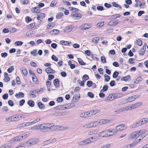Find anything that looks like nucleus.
Returning a JSON list of instances; mask_svg holds the SVG:
<instances>
[{
	"instance_id": "a19ab883",
	"label": "nucleus",
	"mask_w": 148,
	"mask_h": 148,
	"mask_svg": "<svg viewBox=\"0 0 148 148\" xmlns=\"http://www.w3.org/2000/svg\"><path fill=\"white\" fill-rule=\"evenodd\" d=\"M63 15V14L62 12L58 13L56 16L57 18L59 19Z\"/></svg>"
},
{
	"instance_id": "8fccbe9b",
	"label": "nucleus",
	"mask_w": 148,
	"mask_h": 148,
	"mask_svg": "<svg viewBox=\"0 0 148 148\" xmlns=\"http://www.w3.org/2000/svg\"><path fill=\"white\" fill-rule=\"evenodd\" d=\"M63 107L62 106L59 105L55 107L54 108V109L56 110H62Z\"/></svg>"
},
{
	"instance_id": "4468645a",
	"label": "nucleus",
	"mask_w": 148,
	"mask_h": 148,
	"mask_svg": "<svg viewBox=\"0 0 148 148\" xmlns=\"http://www.w3.org/2000/svg\"><path fill=\"white\" fill-rule=\"evenodd\" d=\"M115 99L113 98L112 94H110L105 99V101H109L113 100Z\"/></svg>"
},
{
	"instance_id": "ddd939ff",
	"label": "nucleus",
	"mask_w": 148,
	"mask_h": 148,
	"mask_svg": "<svg viewBox=\"0 0 148 148\" xmlns=\"http://www.w3.org/2000/svg\"><path fill=\"white\" fill-rule=\"evenodd\" d=\"M37 19L38 20H40V18H43L45 17V14L44 13L39 12L37 14Z\"/></svg>"
},
{
	"instance_id": "c03bdc74",
	"label": "nucleus",
	"mask_w": 148,
	"mask_h": 148,
	"mask_svg": "<svg viewBox=\"0 0 148 148\" xmlns=\"http://www.w3.org/2000/svg\"><path fill=\"white\" fill-rule=\"evenodd\" d=\"M35 126V129L37 130V129H42V124H41L40 125H36Z\"/></svg>"
},
{
	"instance_id": "cd10ccee",
	"label": "nucleus",
	"mask_w": 148,
	"mask_h": 148,
	"mask_svg": "<svg viewBox=\"0 0 148 148\" xmlns=\"http://www.w3.org/2000/svg\"><path fill=\"white\" fill-rule=\"evenodd\" d=\"M139 121L140 122V125H143L147 123L145 118L141 119Z\"/></svg>"
},
{
	"instance_id": "bb28decb",
	"label": "nucleus",
	"mask_w": 148,
	"mask_h": 148,
	"mask_svg": "<svg viewBox=\"0 0 148 148\" xmlns=\"http://www.w3.org/2000/svg\"><path fill=\"white\" fill-rule=\"evenodd\" d=\"M120 22L119 21L117 20V22L116 23L114 24V21H111L109 22V23H108V25H109L111 26H113L115 25H116L117 24L119 23V22Z\"/></svg>"
},
{
	"instance_id": "bf43d9fd",
	"label": "nucleus",
	"mask_w": 148,
	"mask_h": 148,
	"mask_svg": "<svg viewBox=\"0 0 148 148\" xmlns=\"http://www.w3.org/2000/svg\"><path fill=\"white\" fill-rule=\"evenodd\" d=\"M101 60L102 62L105 63L106 62V58L104 56H102L101 58Z\"/></svg>"
},
{
	"instance_id": "13d9d810",
	"label": "nucleus",
	"mask_w": 148,
	"mask_h": 148,
	"mask_svg": "<svg viewBox=\"0 0 148 148\" xmlns=\"http://www.w3.org/2000/svg\"><path fill=\"white\" fill-rule=\"evenodd\" d=\"M51 58L52 60H54L55 61L57 62L58 61V58L54 55L52 56Z\"/></svg>"
},
{
	"instance_id": "de8ad7c7",
	"label": "nucleus",
	"mask_w": 148,
	"mask_h": 148,
	"mask_svg": "<svg viewBox=\"0 0 148 148\" xmlns=\"http://www.w3.org/2000/svg\"><path fill=\"white\" fill-rule=\"evenodd\" d=\"M88 78L89 77L88 75H87L85 74L83 76V80H84V82H85L86 81V80L88 79Z\"/></svg>"
},
{
	"instance_id": "aec40b11",
	"label": "nucleus",
	"mask_w": 148,
	"mask_h": 148,
	"mask_svg": "<svg viewBox=\"0 0 148 148\" xmlns=\"http://www.w3.org/2000/svg\"><path fill=\"white\" fill-rule=\"evenodd\" d=\"M59 32V31L57 29H54L51 31L50 32V34L51 35H56Z\"/></svg>"
},
{
	"instance_id": "4d7b16f0",
	"label": "nucleus",
	"mask_w": 148,
	"mask_h": 148,
	"mask_svg": "<svg viewBox=\"0 0 148 148\" xmlns=\"http://www.w3.org/2000/svg\"><path fill=\"white\" fill-rule=\"evenodd\" d=\"M23 44V42L21 41H16L15 42V44L17 46H21Z\"/></svg>"
},
{
	"instance_id": "4c0bfd02",
	"label": "nucleus",
	"mask_w": 148,
	"mask_h": 148,
	"mask_svg": "<svg viewBox=\"0 0 148 148\" xmlns=\"http://www.w3.org/2000/svg\"><path fill=\"white\" fill-rule=\"evenodd\" d=\"M43 90V88H41L40 89H36L34 90V91L37 94H39L40 93V92H42Z\"/></svg>"
},
{
	"instance_id": "3c124183",
	"label": "nucleus",
	"mask_w": 148,
	"mask_h": 148,
	"mask_svg": "<svg viewBox=\"0 0 148 148\" xmlns=\"http://www.w3.org/2000/svg\"><path fill=\"white\" fill-rule=\"evenodd\" d=\"M37 50L36 49H34L31 52V53L32 55H33L34 56H36L38 54L37 52H36Z\"/></svg>"
},
{
	"instance_id": "f8f14e48",
	"label": "nucleus",
	"mask_w": 148,
	"mask_h": 148,
	"mask_svg": "<svg viewBox=\"0 0 148 148\" xmlns=\"http://www.w3.org/2000/svg\"><path fill=\"white\" fill-rule=\"evenodd\" d=\"M108 136H110L115 134L116 133V131L113 129L112 130H108Z\"/></svg>"
},
{
	"instance_id": "79ce46f5",
	"label": "nucleus",
	"mask_w": 148,
	"mask_h": 148,
	"mask_svg": "<svg viewBox=\"0 0 148 148\" xmlns=\"http://www.w3.org/2000/svg\"><path fill=\"white\" fill-rule=\"evenodd\" d=\"M119 73L117 71H115L113 73L112 77L113 78H116L118 77Z\"/></svg>"
},
{
	"instance_id": "5701e85b",
	"label": "nucleus",
	"mask_w": 148,
	"mask_h": 148,
	"mask_svg": "<svg viewBox=\"0 0 148 148\" xmlns=\"http://www.w3.org/2000/svg\"><path fill=\"white\" fill-rule=\"evenodd\" d=\"M143 79V78L141 77H139L136 78L134 82V83L136 84H138Z\"/></svg>"
},
{
	"instance_id": "1a4fd4ad",
	"label": "nucleus",
	"mask_w": 148,
	"mask_h": 148,
	"mask_svg": "<svg viewBox=\"0 0 148 148\" xmlns=\"http://www.w3.org/2000/svg\"><path fill=\"white\" fill-rule=\"evenodd\" d=\"M142 105V102H139L136 103L135 104L131 105L132 107L131 108L132 109H134V108H136Z\"/></svg>"
},
{
	"instance_id": "9d476101",
	"label": "nucleus",
	"mask_w": 148,
	"mask_h": 148,
	"mask_svg": "<svg viewBox=\"0 0 148 148\" xmlns=\"http://www.w3.org/2000/svg\"><path fill=\"white\" fill-rule=\"evenodd\" d=\"M56 141V139L55 138H53V139H50L43 142V143L45 145H47L50 144L51 143L54 142Z\"/></svg>"
},
{
	"instance_id": "2f4dec72",
	"label": "nucleus",
	"mask_w": 148,
	"mask_h": 148,
	"mask_svg": "<svg viewBox=\"0 0 148 148\" xmlns=\"http://www.w3.org/2000/svg\"><path fill=\"white\" fill-rule=\"evenodd\" d=\"M56 128L58 129V130H63L64 129H66L68 128V127H64L60 126V125H58L56 126Z\"/></svg>"
},
{
	"instance_id": "a878e982",
	"label": "nucleus",
	"mask_w": 148,
	"mask_h": 148,
	"mask_svg": "<svg viewBox=\"0 0 148 148\" xmlns=\"http://www.w3.org/2000/svg\"><path fill=\"white\" fill-rule=\"evenodd\" d=\"M98 133V131L97 130H92L89 132L88 134L90 135L96 134Z\"/></svg>"
},
{
	"instance_id": "473e14b6",
	"label": "nucleus",
	"mask_w": 148,
	"mask_h": 148,
	"mask_svg": "<svg viewBox=\"0 0 148 148\" xmlns=\"http://www.w3.org/2000/svg\"><path fill=\"white\" fill-rule=\"evenodd\" d=\"M31 107H33L34 105V101L30 100L28 101L27 103Z\"/></svg>"
},
{
	"instance_id": "0e129e2a",
	"label": "nucleus",
	"mask_w": 148,
	"mask_h": 148,
	"mask_svg": "<svg viewBox=\"0 0 148 148\" xmlns=\"http://www.w3.org/2000/svg\"><path fill=\"white\" fill-rule=\"evenodd\" d=\"M8 97V94L7 93H5L2 96L3 98L5 100L7 99Z\"/></svg>"
},
{
	"instance_id": "6ab92c4d",
	"label": "nucleus",
	"mask_w": 148,
	"mask_h": 148,
	"mask_svg": "<svg viewBox=\"0 0 148 148\" xmlns=\"http://www.w3.org/2000/svg\"><path fill=\"white\" fill-rule=\"evenodd\" d=\"M141 140V139H136L133 142L132 144H131L132 147L135 146L137 143H139Z\"/></svg>"
},
{
	"instance_id": "338daca9",
	"label": "nucleus",
	"mask_w": 148,
	"mask_h": 148,
	"mask_svg": "<svg viewBox=\"0 0 148 148\" xmlns=\"http://www.w3.org/2000/svg\"><path fill=\"white\" fill-rule=\"evenodd\" d=\"M8 103L9 105L11 106H12L14 105L13 101L11 100H9L8 101Z\"/></svg>"
},
{
	"instance_id": "7c9ffc66",
	"label": "nucleus",
	"mask_w": 148,
	"mask_h": 148,
	"mask_svg": "<svg viewBox=\"0 0 148 148\" xmlns=\"http://www.w3.org/2000/svg\"><path fill=\"white\" fill-rule=\"evenodd\" d=\"M121 16V15L119 14H114L111 16V19H115L118 17H119Z\"/></svg>"
},
{
	"instance_id": "e2e57ef3",
	"label": "nucleus",
	"mask_w": 148,
	"mask_h": 148,
	"mask_svg": "<svg viewBox=\"0 0 148 148\" xmlns=\"http://www.w3.org/2000/svg\"><path fill=\"white\" fill-rule=\"evenodd\" d=\"M16 81L17 83V84H21V81L20 80V79L19 77H17L16 78Z\"/></svg>"
},
{
	"instance_id": "20e7f679",
	"label": "nucleus",
	"mask_w": 148,
	"mask_h": 148,
	"mask_svg": "<svg viewBox=\"0 0 148 148\" xmlns=\"http://www.w3.org/2000/svg\"><path fill=\"white\" fill-rule=\"evenodd\" d=\"M38 142L37 139H32L29 140L27 143V144L28 146H31L36 144Z\"/></svg>"
},
{
	"instance_id": "774afa93",
	"label": "nucleus",
	"mask_w": 148,
	"mask_h": 148,
	"mask_svg": "<svg viewBox=\"0 0 148 148\" xmlns=\"http://www.w3.org/2000/svg\"><path fill=\"white\" fill-rule=\"evenodd\" d=\"M131 144H128L124 146L123 148H131L132 147Z\"/></svg>"
},
{
	"instance_id": "09e8293b",
	"label": "nucleus",
	"mask_w": 148,
	"mask_h": 148,
	"mask_svg": "<svg viewBox=\"0 0 148 148\" xmlns=\"http://www.w3.org/2000/svg\"><path fill=\"white\" fill-rule=\"evenodd\" d=\"M14 70V67L13 66H11L10 68H9L7 70V71L9 73H10L12 72V71Z\"/></svg>"
},
{
	"instance_id": "c85d7f7f",
	"label": "nucleus",
	"mask_w": 148,
	"mask_h": 148,
	"mask_svg": "<svg viewBox=\"0 0 148 148\" xmlns=\"http://www.w3.org/2000/svg\"><path fill=\"white\" fill-rule=\"evenodd\" d=\"M13 121H17L20 119L18 116H12Z\"/></svg>"
},
{
	"instance_id": "603ef678",
	"label": "nucleus",
	"mask_w": 148,
	"mask_h": 148,
	"mask_svg": "<svg viewBox=\"0 0 148 148\" xmlns=\"http://www.w3.org/2000/svg\"><path fill=\"white\" fill-rule=\"evenodd\" d=\"M93 111H94V110H92L91 111H87V112L88 113V116L89 117L91 116H92L95 114H93L94 113L93 112L92 113V112H93Z\"/></svg>"
},
{
	"instance_id": "0eeeda50",
	"label": "nucleus",
	"mask_w": 148,
	"mask_h": 148,
	"mask_svg": "<svg viewBox=\"0 0 148 148\" xmlns=\"http://www.w3.org/2000/svg\"><path fill=\"white\" fill-rule=\"evenodd\" d=\"M74 27L72 25H70L65 27L63 30L66 33H68L70 32L73 29Z\"/></svg>"
},
{
	"instance_id": "2eb2a0df",
	"label": "nucleus",
	"mask_w": 148,
	"mask_h": 148,
	"mask_svg": "<svg viewBox=\"0 0 148 148\" xmlns=\"http://www.w3.org/2000/svg\"><path fill=\"white\" fill-rule=\"evenodd\" d=\"M113 98L114 99H117L123 96V95L122 94L116 93L113 94Z\"/></svg>"
},
{
	"instance_id": "37998d69",
	"label": "nucleus",
	"mask_w": 148,
	"mask_h": 148,
	"mask_svg": "<svg viewBox=\"0 0 148 148\" xmlns=\"http://www.w3.org/2000/svg\"><path fill=\"white\" fill-rule=\"evenodd\" d=\"M99 37H96L93 38L92 39V42L95 43H97L99 40Z\"/></svg>"
},
{
	"instance_id": "a211bd4d",
	"label": "nucleus",
	"mask_w": 148,
	"mask_h": 148,
	"mask_svg": "<svg viewBox=\"0 0 148 148\" xmlns=\"http://www.w3.org/2000/svg\"><path fill=\"white\" fill-rule=\"evenodd\" d=\"M140 131H141V132H140V138L141 139V140L146 136L147 135V134H146L143 130H140Z\"/></svg>"
},
{
	"instance_id": "e433bc0d",
	"label": "nucleus",
	"mask_w": 148,
	"mask_h": 148,
	"mask_svg": "<svg viewBox=\"0 0 148 148\" xmlns=\"http://www.w3.org/2000/svg\"><path fill=\"white\" fill-rule=\"evenodd\" d=\"M38 105L39 108L43 109L45 108V106L43 103L41 102H39L38 103Z\"/></svg>"
},
{
	"instance_id": "864d4df0",
	"label": "nucleus",
	"mask_w": 148,
	"mask_h": 148,
	"mask_svg": "<svg viewBox=\"0 0 148 148\" xmlns=\"http://www.w3.org/2000/svg\"><path fill=\"white\" fill-rule=\"evenodd\" d=\"M40 120V118H38L31 121L32 125H33L39 121Z\"/></svg>"
},
{
	"instance_id": "b1692460",
	"label": "nucleus",
	"mask_w": 148,
	"mask_h": 148,
	"mask_svg": "<svg viewBox=\"0 0 148 148\" xmlns=\"http://www.w3.org/2000/svg\"><path fill=\"white\" fill-rule=\"evenodd\" d=\"M88 113L87 112H83L80 114V116L81 117L83 118L88 117L89 116H88Z\"/></svg>"
},
{
	"instance_id": "412c9836",
	"label": "nucleus",
	"mask_w": 148,
	"mask_h": 148,
	"mask_svg": "<svg viewBox=\"0 0 148 148\" xmlns=\"http://www.w3.org/2000/svg\"><path fill=\"white\" fill-rule=\"evenodd\" d=\"M54 85L56 88L58 87L59 85V80L58 79H56L53 81Z\"/></svg>"
},
{
	"instance_id": "49530a36",
	"label": "nucleus",
	"mask_w": 148,
	"mask_h": 148,
	"mask_svg": "<svg viewBox=\"0 0 148 148\" xmlns=\"http://www.w3.org/2000/svg\"><path fill=\"white\" fill-rule=\"evenodd\" d=\"M136 44L138 45L141 46L142 45V41L138 39L136 41Z\"/></svg>"
},
{
	"instance_id": "f3484780",
	"label": "nucleus",
	"mask_w": 148,
	"mask_h": 148,
	"mask_svg": "<svg viewBox=\"0 0 148 148\" xmlns=\"http://www.w3.org/2000/svg\"><path fill=\"white\" fill-rule=\"evenodd\" d=\"M90 27H90V26L87 24H85L82 25L80 27L81 29L82 30L87 29Z\"/></svg>"
},
{
	"instance_id": "5fc2aeb1",
	"label": "nucleus",
	"mask_w": 148,
	"mask_h": 148,
	"mask_svg": "<svg viewBox=\"0 0 148 148\" xmlns=\"http://www.w3.org/2000/svg\"><path fill=\"white\" fill-rule=\"evenodd\" d=\"M90 138H88L85 140L86 141L87 144L91 143L93 142V140H90Z\"/></svg>"
},
{
	"instance_id": "052dcab7",
	"label": "nucleus",
	"mask_w": 148,
	"mask_h": 148,
	"mask_svg": "<svg viewBox=\"0 0 148 148\" xmlns=\"http://www.w3.org/2000/svg\"><path fill=\"white\" fill-rule=\"evenodd\" d=\"M82 15L80 14H77L75 19H79L82 17Z\"/></svg>"
},
{
	"instance_id": "dca6fc26",
	"label": "nucleus",
	"mask_w": 148,
	"mask_h": 148,
	"mask_svg": "<svg viewBox=\"0 0 148 148\" xmlns=\"http://www.w3.org/2000/svg\"><path fill=\"white\" fill-rule=\"evenodd\" d=\"M140 126V122L139 121H137L136 122L133 123L130 126V128H135L136 127Z\"/></svg>"
},
{
	"instance_id": "58836bf2",
	"label": "nucleus",
	"mask_w": 148,
	"mask_h": 148,
	"mask_svg": "<svg viewBox=\"0 0 148 148\" xmlns=\"http://www.w3.org/2000/svg\"><path fill=\"white\" fill-rule=\"evenodd\" d=\"M32 79L33 82L35 84L36 83V82L38 81V79L37 78V77L36 76V75H35L34 76H32Z\"/></svg>"
},
{
	"instance_id": "f03ea898",
	"label": "nucleus",
	"mask_w": 148,
	"mask_h": 148,
	"mask_svg": "<svg viewBox=\"0 0 148 148\" xmlns=\"http://www.w3.org/2000/svg\"><path fill=\"white\" fill-rule=\"evenodd\" d=\"M42 130L48 129V131H53L55 130V125L53 123H47L42 124Z\"/></svg>"
},
{
	"instance_id": "c9c22d12",
	"label": "nucleus",
	"mask_w": 148,
	"mask_h": 148,
	"mask_svg": "<svg viewBox=\"0 0 148 148\" xmlns=\"http://www.w3.org/2000/svg\"><path fill=\"white\" fill-rule=\"evenodd\" d=\"M77 59L79 63L81 65H83L85 64L86 63L83 61L81 59L78 58Z\"/></svg>"
},
{
	"instance_id": "680f3d73",
	"label": "nucleus",
	"mask_w": 148,
	"mask_h": 148,
	"mask_svg": "<svg viewBox=\"0 0 148 148\" xmlns=\"http://www.w3.org/2000/svg\"><path fill=\"white\" fill-rule=\"evenodd\" d=\"M30 65L33 67H36L37 65L36 63L33 61H31L30 63Z\"/></svg>"
},
{
	"instance_id": "69168bd1",
	"label": "nucleus",
	"mask_w": 148,
	"mask_h": 148,
	"mask_svg": "<svg viewBox=\"0 0 148 148\" xmlns=\"http://www.w3.org/2000/svg\"><path fill=\"white\" fill-rule=\"evenodd\" d=\"M10 147V146L7 144H4L2 145L0 148H9Z\"/></svg>"
},
{
	"instance_id": "423d86ee",
	"label": "nucleus",
	"mask_w": 148,
	"mask_h": 148,
	"mask_svg": "<svg viewBox=\"0 0 148 148\" xmlns=\"http://www.w3.org/2000/svg\"><path fill=\"white\" fill-rule=\"evenodd\" d=\"M108 136V130L103 131L100 132L98 135V137H104Z\"/></svg>"
},
{
	"instance_id": "7ed1b4c3",
	"label": "nucleus",
	"mask_w": 148,
	"mask_h": 148,
	"mask_svg": "<svg viewBox=\"0 0 148 148\" xmlns=\"http://www.w3.org/2000/svg\"><path fill=\"white\" fill-rule=\"evenodd\" d=\"M27 134L25 133L20 136H16L13 138V142H15L19 141L21 140L24 139L27 136Z\"/></svg>"
},
{
	"instance_id": "ea45409f",
	"label": "nucleus",
	"mask_w": 148,
	"mask_h": 148,
	"mask_svg": "<svg viewBox=\"0 0 148 148\" xmlns=\"http://www.w3.org/2000/svg\"><path fill=\"white\" fill-rule=\"evenodd\" d=\"M87 144L86 143L85 140L82 141L78 143V145L79 146L84 145Z\"/></svg>"
},
{
	"instance_id": "9b49d317",
	"label": "nucleus",
	"mask_w": 148,
	"mask_h": 148,
	"mask_svg": "<svg viewBox=\"0 0 148 148\" xmlns=\"http://www.w3.org/2000/svg\"><path fill=\"white\" fill-rule=\"evenodd\" d=\"M45 71L47 73H55V71L53 70L51 67H49L46 68L45 69Z\"/></svg>"
},
{
	"instance_id": "6e6d98bb",
	"label": "nucleus",
	"mask_w": 148,
	"mask_h": 148,
	"mask_svg": "<svg viewBox=\"0 0 148 148\" xmlns=\"http://www.w3.org/2000/svg\"><path fill=\"white\" fill-rule=\"evenodd\" d=\"M92 83H93L92 81L90 80L88 81L87 83V86L88 87H90L92 85Z\"/></svg>"
},
{
	"instance_id": "4be33fe9",
	"label": "nucleus",
	"mask_w": 148,
	"mask_h": 148,
	"mask_svg": "<svg viewBox=\"0 0 148 148\" xmlns=\"http://www.w3.org/2000/svg\"><path fill=\"white\" fill-rule=\"evenodd\" d=\"M21 71L22 72V73L25 76H26L27 74V69L25 67H22L21 68Z\"/></svg>"
},
{
	"instance_id": "393cba45",
	"label": "nucleus",
	"mask_w": 148,
	"mask_h": 148,
	"mask_svg": "<svg viewBox=\"0 0 148 148\" xmlns=\"http://www.w3.org/2000/svg\"><path fill=\"white\" fill-rule=\"evenodd\" d=\"M131 77L130 75H128L124 77H122L121 78V79L122 81H127L129 79H130Z\"/></svg>"
},
{
	"instance_id": "c756f323",
	"label": "nucleus",
	"mask_w": 148,
	"mask_h": 148,
	"mask_svg": "<svg viewBox=\"0 0 148 148\" xmlns=\"http://www.w3.org/2000/svg\"><path fill=\"white\" fill-rule=\"evenodd\" d=\"M140 49H141V50H142V52H140V55L141 56H142L145 53L146 49V46H145V45H143Z\"/></svg>"
},
{
	"instance_id": "72a5a7b5",
	"label": "nucleus",
	"mask_w": 148,
	"mask_h": 148,
	"mask_svg": "<svg viewBox=\"0 0 148 148\" xmlns=\"http://www.w3.org/2000/svg\"><path fill=\"white\" fill-rule=\"evenodd\" d=\"M60 42L62 44L65 45H69L70 44V43H69L68 41L63 40L61 41Z\"/></svg>"
},
{
	"instance_id": "a18cd8bd",
	"label": "nucleus",
	"mask_w": 148,
	"mask_h": 148,
	"mask_svg": "<svg viewBox=\"0 0 148 148\" xmlns=\"http://www.w3.org/2000/svg\"><path fill=\"white\" fill-rule=\"evenodd\" d=\"M104 77L105 78V79H104L105 81L108 82L110 79V76L106 74L105 75Z\"/></svg>"
},
{
	"instance_id": "f257e3e1",
	"label": "nucleus",
	"mask_w": 148,
	"mask_h": 148,
	"mask_svg": "<svg viewBox=\"0 0 148 148\" xmlns=\"http://www.w3.org/2000/svg\"><path fill=\"white\" fill-rule=\"evenodd\" d=\"M107 123L106 120L103 119L100 121L99 122L95 121L93 122H91L88 124L85 125L84 126V127L86 128H90L95 127L99 124H106Z\"/></svg>"
},
{
	"instance_id": "6e6552de",
	"label": "nucleus",
	"mask_w": 148,
	"mask_h": 148,
	"mask_svg": "<svg viewBox=\"0 0 148 148\" xmlns=\"http://www.w3.org/2000/svg\"><path fill=\"white\" fill-rule=\"evenodd\" d=\"M140 132H141V131H140V130L138 131L133 133L131 135V137L132 138H134L136 137H137V138H138L139 136H140Z\"/></svg>"
},
{
	"instance_id": "f704fd0d",
	"label": "nucleus",
	"mask_w": 148,
	"mask_h": 148,
	"mask_svg": "<svg viewBox=\"0 0 148 148\" xmlns=\"http://www.w3.org/2000/svg\"><path fill=\"white\" fill-rule=\"evenodd\" d=\"M8 30L9 32L11 33L15 32L16 31V29L13 27H10L8 29Z\"/></svg>"
},
{
	"instance_id": "39448f33",
	"label": "nucleus",
	"mask_w": 148,
	"mask_h": 148,
	"mask_svg": "<svg viewBox=\"0 0 148 148\" xmlns=\"http://www.w3.org/2000/svg\"><path fill=\"white\" fill-rule=\"evenodd\" d=\"M125 125L123 124H121L119 125L116 127L115 131H116V132L118 131H120L123 130L124 129H125Z\"/></svg>"
}]
</instances>
